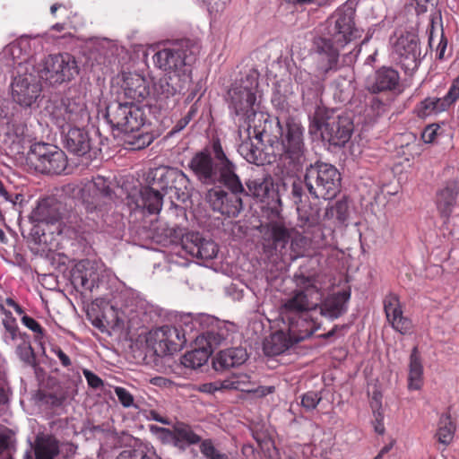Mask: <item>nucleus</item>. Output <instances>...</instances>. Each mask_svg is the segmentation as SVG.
<instances>
[{
  "mask_svg": "<svg viewBox=\"0 0 459 459\" xmlns=\"http://www.w3.org/2000/svg\"><path fill=\"white\" fill-rule=\"evenodd\" d=\"M257 87L258 75L255 71L250 70L239 80L235 81L227 92L226 101L230 113L247 124L249 129L252 127V117L256 114L255 106Z\"/></svg>",
  "mask_w": 459,
  "mask_h": 459,
  "instance_id": "obj_6",
  "label": "nucleus"
},
{
  "mask_svg": "<svg viewBox=\"0 0 459 459\" xmlns=\"http://www.w3.org/2000/svg\"><path fill=\"white\" fill-rule=\"evenodd\" d=\"M366 89L373 94L391 92L401 94L403 91L399 72L391 66H382L368 79Z\"/></svg>",
  "mask_w": 459,
  "mask_h": 459,
  "instance_id": "obj_18",
  "label": "nucleus"
},
{
  "mask_svg": "<svg viewBox=\"0 0 459 459\" xmlns=\"http://www.w3.org/2000/svg\"><path fill=\"white\" fill-rule=\"evenodd\" d=\"M10 437L4 434H0V453L10 447Z\"/></svg>",
  "mask_w": 459,
  "mask_h": 459,
  "instance_id": "obj_64",
  "label": "nucleus"
},
{
  "mask_svg": "<svg viewBox=\"0 0 459 459\" xmlns=\"http://www.w3.org/2000/svg\"><path fill=\"white\" fill-rule=\"evenodd\" d=\"M84 126L66 128L65 147L78 156L86 154L91 149V141Z\"/></svg>",
  "mask_w": 459,
  "mask_h": 459,
  "instance_id": "obj_34",
  "label": "nucleus"
},
{
  "mask_svg": "<svg viewBox=\"0 0 459 459\" xmlns=\"http://www.w3.org/2000/svg\"><path fill=\"white\" fill-rule=\"evenodd\" d=\"M38 396L41 403L53 408L62 406L65 401V396L64 394H56L53 393L39 392Z\"/></svg>",
  "mask_w": 459,
  "mask_h": 459,
  "instance_id": "obj_51",
  "label": "nucleus"
},
{
  "mask_svg": "<svg viewBox=\"0 0 459 459\" xmlns=\"http://www.w3.org/2000/svg\"><path fill=\"white\" fill-rule=\"evenodd\" d=\"M326 216H335L339 222H344L348 216V204L345 202H337L334 205L331 206L325 211Z\"/></svg>",
  "mask_w": 459,
  "mask_h": 459,
  "instance_id": "obj_48",
  "label": "nucleus"
},
{
  "mask_svg": "<svg viewBox=\"0 0 459 459\" xmlns=\"http://www.w3.org/2000/svg\"><path fill=\"white\" fill-rule=\"evenodd\" d=\"M51 351L57 356L63 367L69 368L72 365L70 358L62 351L60 347L53 346L51 348Z\"/></svg>",
  "mask_w": 459,
  "mask_h": 459,
  "instance_id": "obj_58",
  "label": "nucleus"
},
{
  "mask_svg": "<svg viewBox=\"0 0 459 459\" xmlns=\"http://www.w3.org/2000/svg\"><path fill=\"white\" fill-rule=\"evenodd\" d=\"M290 249H288L287 257L290 260H295L298 257L309 255L311 253V239L304 236L299 232H295L291 234V238L290 239Z\"/></svg>",
  "mask_w": 459,
  "mask_h": 459,
  "instance_id": "obj_39",
  "label": "nucleus"
},
{
  "mask_svg": "<svg viewBox=\"0 0 459 459\" xmlns=\"http://www.w3.org/2000/svg\"><path fill=\"white\" fill-rule=\"evenodd\" d=\"M97 279L98 273L90 260L78 262L71 273L72 284L77 290H91Z\"/></svg>",
  "mask_w": 459,
  "mask_h": 459,
  "instance_id": "obj_28",
  "label": "nucleus"
},
{
  "mask_svg": "<svg viewBox=\"0 0 459 459\" xmlns=\"http://www.w3.org/2000/svg\"><path fill=\"white\" fill-rule=\"evenodd\" d=\"M384 311L392 328L401 334H411L413 330L412 321L403 316V306L397 294L390 292L384 300Z\"/></svg>",
  "mask_w": 459,
  "mask_h": 459,
  "instance_id": "obj_21",
  "label": "nucleus"
},
{
  "mask_svg": "<svg viewBox=\"0 0 459 459\" xmlns=\"http://www.w3.org/2000/svg\"><path fill=\"white\" fill-rule=\"evenodd\" d=\"M447 47V39L445 38L443 31H441L440 39L437 46V58L443 59Z\"/></svg>",
  "mask_w": 459,
  "mask_h": 459,
  "instance_id": "obj_60",
  "label": "nucleus"
},
{
  "mask_svg": "<svg viewBox=\"0 0 459 459\" xmlns=\"http://www.w3.org/2000/svg\"><path fill=\"white\" fill-rule=\"evenodd\" d=\"M246 186L247 187V190H246L247 194L243 195L244 196L252 195L255 198L264 201V199L268 196L273 183L271 178L263 177L248 179L246 182Z\"/></svg>",
  "mask_w": 459,
  "mask_h": 459,
  "instance_id": "obj_40",
  "label": "nucleus"
},
{
  "mask_svg": "<svg viewBox=\"0 0 459 459\" xmlns=\"http://www.w3.org/2000/svg\"><path fill=\"white\" fill-rule=\"evenodd\" d=\"M370 108L377 115H380L386 111L387 105L379 98L373 97L370 100Z\"/></svg>",
  "mask_w": 459,
  "mask_h": 459,
  "instance_id": "obj_59",
  "label": "nucleus"
},
{
  "mask_svg": "<svg viewBox=\"0 0 459 459\" xmlns=\"http://www.w3.org/2000/svg\"><path fill=\"white\" fill-rule=\"evenodd\" d=\"M153 185L162 191L174 189L178 199L185 200L191 192V183L188 177L176 168L157 169L153 176Z\"/></svg>",
  "mask_w": 459,
  "mask_h": 459,
  "instance_id": "obj_17",
  "label": "nucleus"
},
{
  "mask_svg": "<svg viewBox=\"0 0 459 459\" xmlns=\"http://www.w3.org/2000/svg\"><path fill=\"white\" fill-rule=\"evenodd\" d=\"M189 123L190 120L186 116H184L175 124V126L172 127L169 134L173 135L175 134L179 133L180 131L185 129Z\"/></svg>",
  "mask_w": 459,
  "mask_h": 459,
  "instance_id": "obj_61",
  "label": "nucleus"
},
{
  "mask_svg": "<svg viewBox=\"0 0 459 459\" xmlns=\"http://www.w3.org/2000/svg\"><path fill=\"white\" fill-rule=\"evenodd\" d=\"M163 195L152 186L143 187L136 201V207L146 210L151 214L159 213L162 208Z\"/></svg>",
  "mask_w": 459,
  "mask_h": 459,
  "instance_id": "obj_36",
  "label": "nucleus"
},
{
  "mask_svg": "<svg viewBox=\"0 0 459 459\" xmlns=\"http://www.w3.org/2000/svg\"><path fill=\"white\" fill-rule=\"evenodd\" d=\"M455 431V426L450 417L442 418L436 434L438 442L445 446L449 445L454 438Z\"/></svg>",
  "mask_w": 459,
  "mask_h": 459,
  "instance_id": "obj_44",
  "label": "nucleus"
},
{
  "mask_svg": "<svg viewBox=\"0 0 459 459\" xmlns=\"http://www.w3.org/2000/svg\"><path fill=\"white\" fill-rule=\"evenodd\" d=\"M350 291H339L327 296L318 302L321 316L331 320L336 319L347 311Z\"/></svg>",
  "mask_w": 459,
  "mask_h": 459,
  "instance_id": "obj_27",
  "label": "nucleus"
},
{
  "mask_svg": "<svg viewBox=\"0 0 459 459\" xmlns=\"http://www.w3.org/2000/svg\"><path fill=\"white\" fill-rule=\"evenodd\" d=\"M86 189L91 193V200L83 196V204L88 212H93L97 210L102 211L104 206L112 201V189L102 177L95 178L92 182L86 186Z\"/></svg>",
  "mask_w": 459,
  "mask_h": 459,
  "instance_id": "obj_23",
  "label": "nucleus"
},
{
  "mask_svg": "<svg viewBox=\"0 0 459 459\" xmlns=\"http://www.w3.org/2000/svg\"><path fill=\"white\" fill-rule=\"evenodd\" d=\"M248 358L247 350L242 347L221 351L213 360L215 370H223L244 364Z\"/></svg>",
  "mask_w": 459,
  "mask_h": 459,
  "instance_id": "obj_32",
  "label": "nucleus"
},
{
  "mask_svg": "<svg viewBox=\"0 0 459 459\" xmlns=\"http://www.w3.org/2000/svg\"><path fill=\"white\" fill-rule=\"evenodd\" d=\"M150 414H151L152 419L153 420H155V421L160 422V423L165 424V425H170L171 424L170 420L168 418L162 417L156 411H151Z\"/></svg>",
  "mask_w": 459,
  "mask_h": 459,
  "instance_id": "obj_63",
  "label": "nucleus"
},
{
  "mask_svg": "<svg viewBox=\"0 0 459 459\" xmlns=\"http://www.w3.org/2000/svg\"><path fill=\"white\" fill-rule=\"evenodd\" d=\"M227 190L214 186L206 193V201L213 212L228 218L238 216L243 210L242 195L247 194L236 171H226L220 182Z\"/></svg>",
  "mask_w": 459,
  "mask_h": 459,
  "instance_id": "obj_5",
  "label": "nucleus"
},
{
  "mask_svg": "<svg viewBox=\"0 0 459 459\" xmlns=\"http://www.w3.org/2000/svg\"><path fill=\"white\" fill-rule=\"evenodd\" d=\"M129 114L126 117V134L137 132L145 124L146 116L142 107L130 103Z\"/></svg>",
  "mask_w": 459,
  "mask_h": 459,
  "instance_id": "obj_43",
  "label": "nucleus"
},
{
  "mask_svg": "<svg viewBox=\"0 0 459 459\" xmlns=\"http://www.w3.org/2000/svg\"><path fill=\"white\" fill-rule=\"evenodd\" d=\"M39 76L50 85L70 82L79 73L77 62L68 53L48 55L39 65Z\"/></svg>",
  "mask_w": 459,
  "mask_h": 459,
  "instance_id": "obj_9",
  "label": "nucleus"
},
{
  "mask_svg": "<svg viewBox=\"0 0 459 459\" xmlns=\"http://www.w3.org/2000/svg\"><path fill=\"white\" fill-rule=\"evenodd\" d=\"M355 14L351 5L340 6L326 20L327 37L314 39L316 72L323 79L339 69L340 49L361 38L363 30L356 26Z\"/></svg>",
  "mask_w": 459,
  "mask_h": 459,
  "instance_id": "obj_2",
  "label": "nucleus"
},
{
  "mask_svg": "<svg viewBox=\"0 0 459 459\" xmlns=\"http://www.w3.org/2000/svg\"><path fill=\"white\" fill-rule=\"evenodd\" d=\"M200 52L197 41L185 39L158 50L152 56L154 66L164 76L154 82L155 104L160 112L171 110L178 101V96L192 82V64Z\"/></svg>",
  "mask_w": 459,
  "mask_h": 459,
  "instance_id": "obj_1",
  "label": "nucleus"
},
{
  "mask_svg": "<svg viewBox=\"0 0 459 459\" xmlns=\"http://www.w3.org/2000/svg\"><path fill=\"white\" fill-rule=\"evenodd\" d=\"M322 136L334 146H344L351 137L353 123L348 116L335 115L332 112L325 119L317 117Z\"/></svg>",
  "mask_w": 459,
  "mask_h": 459,
  "instance_id": "obj_12",
  "label": "nucleus"
},
{
  "mask_svg": "<svg viewBox=\"0 0 459 459\" xmlns=\"http://www.w3.org/2000/svg\"><path fill=\"white\" fill-rule=\"evenodd\" d=\"M116 459H160V457L154 451L130 449L122 451Z\"/></svg>",
  "mask_w": 459,
  "mask_h": 459,
  "instance_id": "obj_47",
  "label": "nucleus"
},
{
  "mask_svg": "<svg viewBox=\"0 0 459 459\" xmlns=\"http://www.w3.org/2000/svg\"><path fill=\"white\" fill-rule=\"evenodd\" d=\"M209 392L220 390L234 389L241 392H255V384L251 380V377L246 373H236L223 380H217L206 385Z\"/></svg>",
  "mask_w": 459,
  "mask_h": 459,
  "instance_id": "obj_29",
  "label": "nucleus"
},
{
  "mask_svg": "<svg viewBox=\"0 0 459 459\" xmlns=\"http://www.w3.org/2000/svg\"><path fill=\"white\" fill-rule=\"evenodd\" d=\"M39 86L30 83L27 78L15 79L12 84L13 100L23 107H30L39 96Z\"/></svg>",
  "mask_w": 459,
  "mask_h": 459,
  "instance_id": "obj_30",
  "label": "nucleus"
},
{
  "mask_svg": "<svg viewBox=\"0 0 459 459\" xmlns=\"http://www.w3.org/2000/svg\"><path fill=\"white\" fill-rule=\"evenodd\" d=\"M374 429L375 431L379 434L383 435L385 433V425H384V415L380 411H374Z\"/></svg>",
  "mask_w": 459,
  "mask_h": 459,
  "instance_id": "obj_57",
  "label": "nucleus"
},
{
  "mask_svg": "<svg viewBox=\"0 0 459 459\" xmlns=\"http://www.w3.org/2000/svg\"><path fill=\"white\" fill-rule=\"evenodd\" d=\"M200 451L206 459H229L226 454L221 453L213 445L212 439H202Z\"/></svg>",
  "mask_w": 459,
  "mask_h": 459,
  "instance_id": "obj_46",
  "label": "nucleus"
},
{
  "mask_svg": "<svg viewBox=\"0 0 459 459\" xmlns=\"http://www.w3.org/2000/svg\"><path fill=\"white\" fill-rule=\"evenodd\" d=\"M21 321L28 329L36 334V339H42L44 337L45 330L34 318L23 315Z\"/></svg>",
  "mask_w": 459,
  "mask_h": 459,
  "instance_id": "obj_52",
  "label": "nucleus"
},
{
  "mask_svg": "<svg viewBox=\"0 0 459 459\" xmlns=\"http://www.w3.org/2000/svg\"><path fill=\"white\" fill-rule=\"evenodd\" d=\"M322 396L320 393L315 391H308L301 396V406L306 411H313L316 408L321 402Z\"/></svg>",
  "mask_w": 459,
  "mask_h": 459,
  "instance_id": "obj_50",
  "label": "nucleus"
},
{
  "mask_svg": "<svg viewBox=\"0 0 459 459\" xmlns=\"http://www.w3.org/2000/svg\"><path fill=\"white\" fill-rule=\"evenodd\" d=\"M292 233L293 230H290L281 223H273L270 229V238L263 244L264 253L270 255L279 253L281 258H287V245Z\"/></svg>",
  "mask_w": 459,
  "mask_h": 459,
  "instance_id": "obj_25",
  "label": "nucleus"
},
{
  "mask_svg": "<svg viewBox=\"0 0 459 459\" xmlns=\"http://www.w3.org/2000/svg\"><path fill=\"white\" fill-rule=\"evenodd\" d=\"M129 102L114 101L108 105L105 117L113 131L126 134V117L129 114Z\"/></svg>",
  "mask_w": 459,
  "mask_h": 459,
  "instance_id": "obj_35",
  "label": "nucleus"
},
{
  "mask_svg": "<svg viewBox=\"0 0 459 459\" xmlns=\"http://www.w3.org/2000/svg\"><path fill=\"white\" fill-rule=\"evenodd\" d=\"M157 430L163 441L171 443L177 447L176 422L173 424L172 429L157 428Z\"/></svg>",
  "mask_w": 459,
  "mask_h": 459,
  "instance_id": "obj_55",
  "label": "nucleus"
},
{
  "mask_svg": "<svg viewBox=\"0 0 459 459\" xmlns=\"http://www.w3.org/2000/svg\"><path fill=\"white\" fill-rule=\"evenodd\" d=\"M248 131H250L249 128ZM248 134L251 135V132H248ZM238 152L249 163H253L257 166L264 164L263 151L259 146L255 145L252 142L251 136L241 143L238 147Z\"/></svg>",
  "mask_w": 459,
  "mask_h": 459,
  "instance_id": "obj_42",
  "label": "nucleus"
},
{
  "mask_svg": "<svg viewBox=\"0 0 459 459\" xmlns=\"http://www.w3.org/2000/svg\"><path fill=\"white\" fill-rule=\"evenodd\" d=\"M262 130L254 126V137L262 143L264 139L271 143L274 161L278 160L288 174L299 172L306 161L304 143L305 128L301 122L293 117L283 120L279 117L265 118Z\"/></svg>",
  "mask_w": 459,
  "mask_h": 459,
  "instance_id": "obj_3",
  "label": "nucleus"
},
{
  "mask_svg": "<svg viewBox=\"0 0 459 459\" xmlns=\"http://www.w3.org/2000/svg\"><path fill=\"white\" fill-rule=\"evenodd\" d=\"M189 169L203 185H215L222 180L224 172L236 171L235 164L226 155L219 138H213L211 146L197 152L188 163Z\"/></svg>",
  "mask_w": 459,
  "mask_h": 459,
  "instance_id": "obj_4",
  "label": "nucleus"
},
{
  "mask_svg": "<svg viewBox=\"0 0 459 459\" xmlns=\"http://www.w3.org/2000/svg\"><path fill=\"white\" fill-rule=\"evenodd\" d=\"M82 373H83L84 377L87 380L89 386H91L94 389H98V388H100L103 386L104 383H103L102 379L99 376H97L96 374L91 372V370L83 369Z\"/></svg>",
  "mask_w": 459,
  "mask_h": 459,
  "instance_id": "obj_56",
  "label": "nucleus"
},
{
  "mask_svg": "<svg viewBox=\"0 0 459 459\" xmlns=\"http://www.w3.org/2000/svg\"><path fill=\"white\" fill-rule=\"evenodd\" d=\"M420 12H426L429 6H435L438 0H414Z\"/></svg>",
  "mask_w": 459,
  "mask_h": 459,
  "instance_id": "obj_62",
  "label": "nucleus"
},
{
  "mask_svg": "<svg viewBox=\"0 0 459 459\" xmlns=\"http://www.w3.org/2000/svg\"><path fill=\"white\" fill-rule=\"evenodd\" d=\"M459 186L455 180L446 182V186L436 193L435 204L439 216L446 221H449L456 204Z\"/></svg>",
  "mask_w": 459,
  "mask_h": 459,
  "instance_id": "obj_26",
  "label": "nucleus"
},
{
  "mask_svg": "<svg viewBox=\"0 0 459 459\" xmlns=\"http://www.w3.org/2000/svg\"><path fill=\"white\" fill-rule=\"evenodd\" d=\"M208 316L202 315L195 318H191L190 324L196 327V325L200 326V333L194 336L197 342H206L204 345L206 348L211 349L212 352L213 350L226 341L230 336V332L225 325H215L210 329L204 330L203 325L208 321H212Z\"/></svg>",
  "mask_w": 459,
  "mask_h": 459,
  "instance_id": "obj_22",
  "label": "nucleus"
},
{
  "mask_svg": "<svg viewBox=\"0 0 459 459\" xmlns=\"http://www.w3.org/2000/svg\"><path fill=\"white\" fill-rule=\"evenodd\" d=\"M182 248L193 257L201 260L213 259L219 251L217 244L204 238L199 232L190 231L182 236Z\"/></svg>",
  "mask_w": 459,
  "mask_h": 459,
  "instance_id": "obj_20",
  "label": "nucleus"
},
{
  "mask_svg": "<svg viewBox=\"0 0 459 459\" xmlns=\"http://www.w3.org/2000/svg\"><path fill=\"white\" fill-rule=\"evenodd\" d=\"M211 354V349L203 345L202 347L186 352L181 359V363L186 368H198L208 361Z\"/></svg>",
  "mask_w": 459,
  "mask_h": 459,
  "instance_id": "obj_41",
  "label": "nucleus"
},
{
  "mask_svg": "<svg viewBox=\"0 0 459 459\" xmlns=\"http://www.w3.org/2000/svg\"><path fill=\"white\" fill-rule=\"evenodd\" d=\"M393 51L405 73H413L418 69L420 64V48L417 35L410 32L402 34L394 43Z\"/></svg>",
  "mask_w": 459,
  "mask_h": 459,
  "instance_id": "obj_16",
  "label": "nucleus"
},
{
  "mask_svg": "<svg viewBox=\"0 0 459 459\" xmlns=\"http://www.w3.org/2000/svg\"><path fill=\"white\" fill-rule=\"evenodd\" d=\"M288 334L290 341L299 342L310 337L318 328L319 324L310 313L288 316Z\"/></svg>",
  "mask_w": 459,
  "mask_h": 459,
  "instance_id": "obj_24",
  "label": "nucleus"
},
{
  "mask_svg": "<svg viewBox=\"0 0 459 459\" xmlns=\"http://www.w3.org/2000/svg\"><path fill=\"white\" fill-rule=\"evenodd\" d=\"M291 197L297 204L298 226L304 230V232L310 229L317 228L320 222V207L318 202L307 203L304 194L303 185L300 180H295L291 186Z\"/></svg>",
  "mask_w": 459,
  "mask_h": 459,
  "instance_id": "obj_15",
  "label": "nucleus"
},
{
  "mask_svg": "<svg viewBox=\"0 0 459 459\" xmlns=\"http://www.w3.org/2000/svg\"><path fill=\"white\" fill-rule=\"evenodd\" d=\"M154 82L139 74H124L121 91L124 97L131 101L130 103H140L148 99L149 105L160 111V108L155 104Z\"/></svg>",
  "mask_w": 459,
  "mask_h": 459,
  "instance_id": "obj_14",
  "label": "nucleus"
},
{
  "mask_svg": "<svg viewBox=\"0 0 459 459\" xmlns=\"http://www.w3.org/2000/svg\"><path fill=\"white\" fill-rule=\"evenodd\" d=\"M16 353L20 359L23 361L27 366L37 368L39 363L36 358V354L31 345L28 342H23L17 346Z\"/></svg>",
  "mask_w": 459,
  "mask_h": 459,
  "instance_id": "obj_45",
  "label": "nucleus"
},
{
  "mask_svg": "<svg viewBox=\"0 0 459 459\" xmlns=\"http://www.w3.org/2000/svg\"><path fill=\"white\" fill-rule=\"evenodd\" d=\"M294 282L298 288L282 306L284 316L310 313L318 307V302L323 297L321 289L317 286L316 274L306 275L301 270L295 273Z\"/></svg>",
  "mask_w": 459,
  "mask_h": 459,
  "instance_id": "obj_7",
  "label": "nucleus"
},
{
  "mask_svg": "<svg viewBox=\"0 0 459 459\" xmlns=\"http://www.w3.org/2000/svg\"><path fill=\"white\" fill-rule=\"evenodd\" d=\"M440 129V126L437 124H431L427 126L422 134H421V139L426 143H432L435 142L437 132Z\"/></svg>",
  "mask_w": 459,
  "mask_h": 459,
  "instance_id": "obj_54",
  "label": "nucleus"
},
{
  "mask_svg": "<svg viewBox=\"0 0 459 459\" xmlns=\"http://www.w3.org/2000/svg\"><path fill=\"white\" fill-rule=\"evenodd\" d=\"M186 331V329L164 325L151 333L148 342L154 353L159 357H163L183 348L186 342L185 336Z\"/></svg>",
  "mask_w": 459,
  "mask_h": 459,
  "instance_id": "obj_13",
  "label": "nucleus"
},
{
  "mask_svg": "<svg viewBox=\"0 0 459 459\" xmlns=\"http://www.w3.org/2000/svg\"><path fill=\"white\" fill-rule=\"evenodd\" d=\"M459 99V77L453 81L447 93L443 98L428 97L419 102L414 108V114L420 118H425L449 109Z\"/></svg>",
  "mask_w": 459,
  "mask_h": 459,
  "instance_id": "obj_19",
  "label": "nucleus"
},
{
  "mask_svg": "<svg viewBox=\"0 0 459 459\" xmlns=\"http://www.w3.org/2000/svg\"><path fill=\"white\" fill-rule=\"evenodd\" d=\"M0 311L5 316V318L3 320V325L6 332L11 334L12 339H15L19 329L16 319L13 316L11 311L5 309L3 305H0Z\"/></svg>",
  "mask_w": 459,
  "mask_h": 459,
  "instance_id": "obj_49",
  "label": "nucleus"
},
{
  "mask_svg": "<svg viewBox=\"0 0 459 459\" xmlns=\"http://www.w3.org/2000/svg\"><path fill=\"white\" fill-rule=\"evenodd\" d=\"M56 125L63 132L66 128L85 126L91 117L83 98H64L52 113Z\"/></svg>",
  "mask_w": 459,
  "mask_h": 459,
  "instance_id": "obj_11",
  "label": "nucleus"
},
{
  "mask_svg": "<svg viewBox=\"0 0 459 459\" xmlns=\"http://www.w3.org/2000/svg\"><path fill=\"white\" fill-rule=\"evenodd\" d=\"M423 386V365L418 347H413L410 355L408 389L420 390Z\"/></svg>",
  "mask_w": 459,
  "mask_h": 459,
  "instance_id": "obj_37",
  "label": "nucleus"
},
{
  "mask_svg": "<svg viewBox=\"0 0 459 459\" xmlns=\"http://www.w3.org/2000/svg\"><path fill=\"white\" fill-rule=\"evenodd\" d=\"M115 394L117 396L119 403L124 407L128 408L134 404V396L126 388L117 386L115 388Z\"/></svg>",
  "mask_w": 459,
  "mask_h": 459,
  "instance_id": "obj_53",
  "label": "nucleus"
},
{
  "mask_svg": "<svg viewBox=\"0 0 459 459\" xmlns=\"http://www.w3.org/2000/svg\"><path fill=\"white\" fill-rule=\"evenodd\" d=\"M27 160L35 170L46 174H61L67 166L65 153L58 147L45 143H33Z\"/></svg>",
  "mask_w": 459,
  "mask_h": 459,
  "instance_id": "obj_10",
  "label": "nucleus"
},
{
  "mask_svg": "<svg viewBox=\"0 0 459 459\" xmlns=\"http://www.w3.org/2000/svg\"><path fill=\"white\" fill-rule=\"evenodd\" d=\"M33 451L35 459H56L60 453V441L52 434H39Z\"/></svg>",
  "mask_w": 459,
  "mask_h": 459,
  "instance_id": "obj_33",
  "label": "nucleus"
},
{
  "mask_svg": "<svg viewBox=\"0 0 459 459\" xmlns=\"http://www.w3.org/2000/svg\"><path fill=\"white\" fill-rule=\"evenodd\" d=\"M30 218L35 222L54 224L61 218L60 204L54 198L41 199L31 212Z\"/></svg>",
  "mask_w": 459,
  "mask_h": 459,
  "instance_id": "obj_31",
  "label": "nucleus"
},
{
  "mask_svg": "<svg viewBox=\"0 0 459 459\" xmlns=\"http://www.w3.org/2000/svg\"><path fill=\"white\" fill-rule=\"evenodd\" d=\"M304 182L314 198L331 200L340 192L341 174L331 164L316 162L307 168Z\"/></svg>",
  "mask_w": 459,
  "mask_h": 459,
  "instance_id": "obj_8",
  "label": "nucleus"
},
{
  "mask_svg": "<svg viewBox=\"0 0 459 459\" xmlns=\"http://www.w3.org/2000/svg\"><path fill=\"white\" fill-rule=\"evenodd\" d=\"M176 437L177 447L180 449L200 444L202 441V437L195 431L191 425L180 420L176 421Z\"/></svg>",
  "mask_w": 459,
  "mask_h": 459,
  "instance_id": "obj_38",
  "label": "nucleus"
}]
</instances>
